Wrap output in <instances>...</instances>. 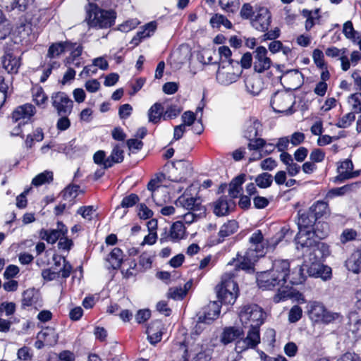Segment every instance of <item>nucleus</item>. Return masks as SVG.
Here are the masks:
<instances>
[{"label": "nucleus", "instance_id": "21", "mask_svg": "<svg viewBox=\"0 0 361 361\" xmlns=\"http://www.w3.org/2000/svg\"><path fill=\"white\" fill-rule=\"evenodd\" d=\"M353 164L352 161L345 159L338 166V176L336 177V179L338 181H343L358 176L359 172L353 171Z\"/></svg>", "mask_w": 361, "mask_h": 361}, {"label": "nucleus", "instance_id": "4", "mask_svg": "<svg viewBox=\"0 0 361 361\" xmlns=\"http://www.w3.org/2000/svg\"><path fill=\"white\" fill-rule=\"evenodd\" d=\"M116 17V13L113 10H104L94 4H90L87 8L86 20L92 27H110L114 24Z\"/></svg>", "mask_w": 361, "mask_h": 361}, {"label": "nucleus", "instance_id": "29", "mask_svg": "<svg viewBox=\"0 0 361 361\" xmlns=\"http://www.w3.org/2000/svg\"><path fill=\"white\" fill-rule=\"evenodd\" d=\"M304 270L305 268L303 267V265H298L297 267H293L292 269H290V267L288 281H289L290 283L296 285L303 283L305 279Z\"/></svg>", "mask_w": 361, "mask_h": 361}, {"label": "nucleus", "instance_id": "17", "mask_svg": "<svg viewBox=\"0 0 361 361\" xmlns=\"http://www.w3.org/2000/svg\"><path fill=\"white\" fill-rule=\"evenodd\" d=\"M35 114V108L31 104H25L18 106L12 114V120L15 123H26Z\"/></svg>", "mask_w": 361, "mask_h": 361}, {"label": "nucleus", "instance_id": "45", "mask_svg": "<svg viewBox=\"0 0 361 361\" xmlns=\"http://www.w3.org/2000/svg\"><path fill=\"white\" fill-rule=\"evenodd\" d=\"M238 229V224L235 221H228L221 226L219 235L221 238L228 237L234 233Z\"/></svg>", "mask_w": 361, "mask_h": 361}, {"label": "nucleus", "instance_id": "18", "mask_svg": "<svg viewBox=\"0 0 361 361\" xmlns=\"http://www.w3.org/2000/svg\"><path fill=\"white\" fill-rule=\"evenodd\" d=\"M220 313V306L217 302H211L204 308V313L198 318L196 329L200 328L201 324H209L216 319Z\"/></svg>", "mask_w": 361, "mask_h": 361}, {"label": "nucleus", "instance_id": "61", "mask_svg": "<svg viewBox=\"0 0 361 361\" xmlns=\"http://www.w3.org/2000/svg\"><path fill=\"white\" fill-rule=\"evenodd\" d=\"M139 23V20L136 18L130 19L121 24L118 26V30L123 32H128L135 29Z\"/></svg>", "mask_w": 361, "mask_h": 361}, {"label": "nucleus", "instance_id": "26", "mask_svg": "<svg viewBox=\"0 0 361 361\" xmlns=\"http://www.w3.org/2000/svg\"><path fill=\"white\" fill-rule=\"evenodd\" d=\"M245 174L241 173L234 178L229 184L228 194L232 198L240 195L243 191L242 185L245 181Z\"/></svg>", "mask_w": 361, "mask_h": 361}, {"label": "nucleus", "instance_id": "34", "mask_svg": "<svg viewBox=\"0 0 361 361\" xmlns=\"http://www.w3.org/2000/svg\"><path fill=\"white\" fill-rule=\"evenodd\" d=\"M38 293L34 288L25 290L23 293L22 307L25 308L35 305L38 301Z\"/></svg>", "mask_w": 361, "mask_h": 361}, {"label": "nucleus", "instance_id": "37", "mask_svg": "<svg viewBox=\"0 0 361 361\" xmlns=\"http://www.w3.org/2000/svg\"><path fill=\"white\" fill-rule=\"evenodd\" d=\"M56 259V257H54V260L56 267L58 268V271H60V276L68 278L72 270V266L64 257H59V261Z\"/></svg>", "mask_w": 361, "mask_h": 361}, {"label": "nucleus", "instance_id": "7", "mask_svg": "<svg viewBox=\"0 0 361 361\" xmlns=\"http://www.w3.org/2000/svg\"><path fill=\"white\" fill-rule=\"evenodd\" d=\"M263 310L255 304L245 305L242 307L239 317L245 326L250 327L249 331H259V326L264 322Z\"/></svg>", "mask_w": 361, "mask_h": 361}, {"label": "nucleus", "instance_id": "47", "mask_svg": "<svg viewBox=\"0 0 361 361\" xmlns=\"http://www.w3.org/2000/svg\"><path fill=\"white\" fill-rule=\"evenodd\" d=\"M273 182L272 176L267 172L259 174L255 178V183L257 185L261 188H267L270 187Z\"/></svg>", "mask_w": 361, "mask_h": 361}, {"label": "nucleus", "instance_id": "51", "mask_svg": "<svg viewBox=\"0 0 361 361\" xmlns=\"http://www.w3.org/2000/svg\"><path fill=\"white\" fill-rule=\"evenodd\" d=\"M355 119V115L354 112H349L341 118L336 126L338 128H346L349 127Z\"/></svg>", "mask_w": 361, "mask_h": 361}, {"label": "nucleus", "instance_id": "64", "mask_svg": "<svg viewBox=\"0 0 361 361\" xmlns=\"http://www.w3.org/2000/svg\"><path fill=\"white\" fill-rule=\"evenodd\" d=\"M139 201V197L135 194H130L123 198L121 206L123 208L132 207Z\"/></svg>", "mask_w": 361, "mask_h": 361}, {"label": "nucleus", "instance_id": "52", "mask_svg": "<svg viewBox=\"0 0 361 361\" xmlns=\"http://www.w3.org/2000/svg\"><path fill=\"white\" fill-rule=\"evenodd\" d=\"M218 52L220 56V59L221 61V64H226L227 63H231L233 64V61L231 59L232 53L228 47H219L218 49Z\"/></svg>", "mask_w": 361, "mask_h": 361}, {"label": "nucleus", "instance_id": "60", "mask_svg": "<svg viewBox=\"0 0 361 361\" xmlns=\"http://www.w3.org/2000/svg\"><path fill=\"white\" fill-rule=\"evenodd\" d=\"M302 315V308L298 305H294L289 311L288 320L290 323H295L301 319Z\"/></svg>", "mask_w": 361, "mask_h": 361}, {"label": "nucleus", "instance_id": "16", "mask_svg": "<svg viewBox=\"0 0 361 361\" xmlns=\"http://www.w3.org/2000/svg\"><path fill=\"white\" fill-rule=\"evenodd\" d=\"M187 237L186 228L181 221L174 222L169 230V233H166L165 237L161 238V241H171L173 243L179 242Z\"/></svg>", "mask_w": 361, "mask_h": 361}, {"label": "nucleus", "instance_id": "8", "mask_svg": "<svg viewBox=\"0 0 361 361\" xmlns=\"http://www.w3.org/2000/svg\"><path fill=\"white\" fill-rule=\"evenodd\" d=\"M294 104L295 98L293 94L285 91L275 92L271 99V106L274 111L286 115L294 112L293 109Z\"/></svg>", "mask_w": 361, "mask_h": 361}, {"label": "nucleus", "instance_id": "6", "mask_svg": "<svg viewBox=\"0 0 361 361\" xmlns=\"http://www.w3.org/2000/svg\"><path fill=\"white\" fill-rule=\"evenodd\" d=\"M314 236L312 230H299L295 237L296 247L302 251L303 256L310 252H321L322 250H328V246L323 243H317Z\"/></svg>", "mask_w": 361, "mask_h": 361}, {"label": "nucleus", "instance_id": "3", "mask_svg": "<svg viewBox=\"0 0 361 361\" xmlns=\"http://www.w3.org/2000/svg\"><path fill=\"white\" fill-rule=\"evenodd\" d=\"M240 269L234 267L233 271L226 272L221 277L219 284L216 286L217 297L224 305H233L239 294L238 285L235 279Z\"/></svg>", "mask_w": 361, "mask_h": 361}, {"label": "nucleus", "instance_id": "20", "mask_svg": "<svg viewBox=\"0 0 361 361\" xmlns=\"http://www.w3.org/2000/svg\"><path fill=\"white\" fill-rule=\"evenodd\" d=\"M260 341L259 331H249L245 339H239L235 343V351L240 353L247 348L255 347Z\"/></svg>", "mask_w": 361, "mask_h": 361}, {"label": "nucleus", "instance_id": "11", "mask_svg": "<svg viewBox=\"0 0 361 361\" xmlns=\"http://www.w3.org/2000/svg\"><path fill=\"white\" fill-rule=\"evenodd\" d=\"M240 75L238 68L231 63L220 64L216 72V80L222 85H229L238 80Z\"/></svg>", "mask_w": 361, "mask_h": 361}, {"label": "nucleus", "instance_id": "42", "mask_svg": "<svg viewBox=\"0 0 361 361\" xmlns=\"http://www.w3.org/2000/svg\"><path fill=\"white\" fill-rule=\"evenodd\" d=\"M209 23L211 26L214 28H219L221 25H224L227 29H231L232 27L231 22L221 14H215L211 18Z\"/></svg>", "mask_w": 361, "mask_h": 361}, {"label": "nucleus", "instance_id": "19", "mask_svg": "<svg viewBox=\"0 0 361 361\" xmlns=\"http://www.w3.org/2000/svg\"><path fill=\"white\" fill-rule=\"evenodd\" d=\"M176 204L189 211L202 212V213L205 212L199 198L188 197L186 195L180 196L176 201Z\"/></svg>", "mask_w": 361, "mask_h": 361}, {"label": "nucleus", "instance_id": "22", "mask_svg": "<svg viewBox=\"0 0 361 361\" xmlns=\"http://www.w3.org/2000/svg\"><path fill=\"white\" fill-rule=\"evenodd\" d=\"M4 68L9 73H17L21 65L20 58L11 51H6L2 57Z\"/></svg>", "mask_w": 361, "mask_h": 361}, {"label": "nucleus", "instance_id": "15", "mask_svg": "<svg viewBox=\"0 0 361 361\" xmlns=\"http://www.w3.org/2000/svg\"><path fill=\"white\" fill-rule=\"evenodd\" d=\"M191 167L189 163L183 160L176 161L173 164L170 178L175 182H182L190 173Z\"/></svg>", "mask_w": 361, "mask_h": 361}, {"label": "nucleus", "instance_id": "55", "mask_svg": "<svg viewBox=\"0 0 361 361\" xmlns=\"http://www.w3.org/2000/svg\"><path fill=\"white\" fill-rule=\"evenodd\" d=\"M343 32L346 38L351 39L355 42L358 38L357 32L354 30L353 25L351 21H347L344 23L343 27Z\"/></svg>", "mask_w": 361, "mask_h": 361}, {"label": "nucleus", "instance_id": "46", "mask_svg": "<svg viewBox=\"0 0 361 361\" xmlns=\"http://www.w3.org/2000/svg\"><path fill=\"white\" fill-rule=\"evenodd\" d=\"M348 103L355 114L361 113V93L351 94L348 98Z\"/></svg>", "mask_w": 361, "mask_h": 361}, {"label": "nucleus", "instance_id": "50", "mask_svg": "<svg viewBox=\"0 0 361 361\" xmlns=\"http://www.w3.org/2000/svg\"><path fill=\"white\" fill-rule=\"evenodd\" d=\"M312 231L314 233L315 236L322 239L327 236L329 231V227L326 223L316 222L314 228H313V230Z\"/></svg>", "mask_w": 361, "mask_h": 361}, {"label": "nucleus", "instance_id": "40", "mask_svg": "<svg viewBox=\"0 0 361 361\" xmlns=\"http://www.w3.org/2000/svg\"><path fill=\"white\" fill-rule=\"evenodd\" d=\"M123 157V151L118 146H116L113 149L111 155L106 158L105 168H110L115 163L122 162Z\"/></svg>", "mask_w": 361, "mask_h": 361}, {"label": "nucleus", "instance_id": "24", "mask_svg": "<svg viewBox=\"0 0 361 361\" xmlns=\"http://www.w3.org/2000/svg\"><path fill=\"white\" fill-rule=\"evenodd\" d=\"M235 203L232 200H228L226 197L223 196L215 202L214 212L217 216H224L233 209Z\"/></svg>", "mask_w": 361, "mask_h": 361}, {"label": "nucleus", "instance_id": "12", "mask_svg": "<svg viewBox=\"0 0 361 361\" xmlns=\"http://www.w3.org/2000/svg\"><path fill=\"white\" fill-rule=\"evenodd\" d=\"M51 104L58 115H70L73 107V102L63 92L52 94Z\"/></svg>", "mask_w": 361, "mask_h": 361}, {"label": "nucleus", "instance_id": "39", "mask_svg": "<svg viewBox=\"0 0 361 361\" xmlns=\"http://www.w3.org/2000/svg\"><path fill=\"white\" fill-rule=\"evenodd\" d=\"M32 99L37 106L45 108L48 97L41 87H37L32 89Z\"/></svg>", "mask_w": 361, "mask_h": 361}, {"label": "nucleus", "instance_id": "25", "mask_svg": "<svg viewBox=\"0 0 361 361\" xmlns=\"http://www.w3.org/2000/svg\"><path fill=\"white\" fill-rule=\"evenodd\" d=\"M147 338L149 343L155 345L161 340L162 336V324L159 321H155L147 329Z\"/></svg>", "mask_w": 361, "mask_h": 361}, {"label": "nucleus", "instance_id": "9", "mask_svg": "<svg viewBox=\"0 0 361 361\" xmlns=\"http://www.w3.org/2000/svg\"><path fill=\"white\" fill-rule=\"evenodd\" d=\"M320 253L321 252H310L308 255H304V262L302 265L310 276H322L324 269H328L327 273L331 272V269L329 267H324L322 264L320 260Z\"/></svg>", "mask_w": 361, "mask_h": 361}, {"label": "nucleus", "instance_id": "43", "mask_svg": "<svg viewBox=\"0 0 361 361\" xmlns=\"http://www.w3.org/2000/svg\"><path fill=\"white\" fill-rule=\"evenodd\" d=\"M18 32L23 39H25L26 37L33 39L37 32V28L35 26L33 27L30 22H26L18 28Z\"/></svg>", "mask_w": 361, "mask_h": 361}, {"label": "nucleus", "instance_id": "49", "mask_svg": "<svg viewBox=\"0 0 361 361\" xmlns=\"http://www.w3.org/2000/svg\"><path fill=\"white\" fill-rule=\"evenodd\" d=\"M56 151L60 153H64L70 157L73 156L77 152L75 140H72L68 143L59 145Z\"/></svg>", "mask_w": 361, "mask_h": 361}, {"label": "nucleus", "instance_id": "54", "mask_svg": "<svg viewBox=\"0 0 361 361\" xmlns=\"http://www.w3.org/2000/svg\"><path fill=\"white\" fill-rule=\"evenodd\" d=\"M77 213L80 214L85 219L91 221L96 215V209L93 206H84L80 207L78 209Z\"/></svg>", "mask_w": 361, "mask_h": 361}, {"label": "nucleus", "instance_id": "59", "mask_svg": "<svg viewBox=\"0 0 361 361\" xmlns=\"http://www.w3.org/2000/svg\"><path fill=\"white\" fill-rule=\"evenodd\" d=\"M181 109L177 105H170L167 107L163 114L164 120L176 118L180 113Z\"/></svg>", "mask_w": 361, "mask_h": 361}, {"label": "nucleus", "instance_id": "48", "mask_svg": "<svg viewBox=\"0 0 361 361\" xmlns=\"http://www.w3.org/2000/svg\"><path fill=\"white\" fill-rule=\"evenodd\" d=\"M190 283L185 284L184 288L176 287L171 288L169 290V296L174 300H182L187 294V287H190Z\"/></svg>", "mask_w": 361, "mask_h": 361}, {"label": "nucleus", "instance_id": "63", "mask_svg": "<svg viewBox=\"0 0 361 361\" xmlns=\"http://www.w3.org/2000/svg\"><path fill=\"white\" fill-rule=\"evenodd\" d=\"M160 187L161 181L159 178L152 179L147 185L148 190L152 192V197L154 201H156L157 195L159 192Z\"/></svg>", "mask_w": 361, "mask_h": 361}, {"label": "nucleus", "instance_id": "56", "mask_svg": "<svg viewBox=\"0 0 361 361\" xmlns=\"http://www.w3.org/2000/svg\"><path fill=\"white\" fill-rule=\"evenodd\" d=\"M198 117H196L195 114L191 111H185L181 116L182 123L185 128L187 126H192L197 121Z\"/></svg>", "mask_w": 361, "mask_h": 361}, {"label": "nucleus", "instance_id": "13", "mask_svg": "<svg viewBox=\"0 0 361 361\" xmlns=\"http://www.w3.org/2000/svg\"><path fill=\"white\" fill-rule=\"evenodd\" d=\"M268 51L263 47L259 46L254 51L253 68L255 72L262 73L269 69L272 65V61L267 56Z\"/></svg>", "mask_w": 361, "mask_h": 361}, {"label": "nucleus", "instance_id": "41", "mask_svg": "<svg viewBox=\"0 0 361 361\" xmlns=\"http://www.w3.org/2000/svg\"><path fill=\"white\" fill-rule=\"evenodd\" d=\"M149 121L153 123L159 122L163 116V106L160 103L154 104L148 111Z\"/></svg>", "mask_w": 361, "mask_h": 361}, {"label": "nucleus", "instance_id": "1", "mask_svg": "<svg viewBox=\"0 0 361 361\" xmlns=\"http://www.w3.org/2000/svg\"><path fill=\"white\" fill-rule=\"evenodd\" d=\"M284 237L283 232L279 233L271 239H265L260 230L252 233L249 238L250 247L240 259H233L227 264V267H238L242 270L252 267L255 262L264 257L269 249L274 250Z\"/></svg>", "mask_w": 361, "mask_h": 361}, {"label": "nucleus", "instance_id": "35", "mask_svg": "<svg viewBox=\"0 0 361 361\" xmlns=\"http://www.w3.org/2000/svg\"><path fill=\"white\" fill-rule=\"evenodd\" d=\"M262 125L257 119L250 120L246 126V129L245 130V137L251 140V138H255L258 135L259 132L261 130Z\"/></svg>", "mask_w": 361, "mask_h": 361}, {"label": "nucleus", "instance_id": "57", "mask_svg": "<svg viewBox=\"0 0 361 361\" xmlns=\"http://www.w3.org/2000/svg\"><path fill=\"white\" fill-rule=\"evenodd\" d=\"M16 310V305L13 302H3L0 303V316L2 315L3 312L7 317L13 315Z\"/></svg>", "mask_w": 361, "mask_h": 361}, {"label": "nucleus", "instance_id": "32", "mask_svg": "<svg viewBox=\"0 0 361 361\" xmlns=\"http://www.w3.org/2000/svg\"><path fill=\"white\" fill-rule=\"evenodd\" d=\"M309 212L314 216L316 220L329 214L328 204L324 201H317L310 208Z\"/></svg>", "mask_w": 361, "mask_h": 361}, {"label": "nucleus", "instance_id": "53", "mask_svg": "<svg viewBox=\"0 0 361 361\" xmlns=\"http://www.w3.org/2000/svg\"><path fill=\"white\" fill-rule=\"evenodd\" d=\"M79 186L77 185H69L63 191V197L68 201L73 200L78 195Z\"/></svg>", "mask_w": 361, "mask_h": 361}, {"label": "nucleus", "instance_id": "36", "mask_svg": "<svg viewBox=\"0 0 361 361\" xmlns=\"http://www.w3.org/2000/svg\"><path fill=\"white\" fill-rule=\"evenodd\" d=\"M38 338H43L46 345H54L59 340L58 334L53 329L47 328L38 334Z\"/></svg>", "mask_w": 361, "mask_h": 361}, {"label": "nucleus", "instance_id": "10", "mask_svg": "<svg viewBox=\"0 0 361 361\" xmlns=\"http://www.w3.org/2000/svg\"><path fill=\"white\" fill-rule=\"evenodd\" d=\"M271 18V13L267 7L256 5L250 23L255 30L259 32H265L270 25Z\"/></svg>", "mask_w": 361, "mask_h": 361}, {"label": "nucleus", "instance_id": "38", "mask_svg": "<svg viewBox=\"0 0 361 361\" xmlns=\"http://www.w3.org/2000/svg\"><path fill=\"white\" fill-rule=\"evenodd\" d=\"M70 43L68 42L52 44L48 49L47 57L51 59L58 57L68 49Z\"/></svg>", "mask_w": 361, "mask_h": 361}, {"label": "nucleus", "instance_id": "5", "mask_svg": "<svg viewBox=\"0 0 361 361\" xmlns=\"http://www.w3.org/2000/svg\"><path fill=\"white\" fill-rule=\"evenodd\" d=\"M307 314L310 319L316 324H330L341 318V314L328 310L324 304L319 301H310L307 302Z\"/></svg>", "mask_w": 361, "mask_h": 361}, {"label": "nucleus", "instance_id": "2", "mask_svg": "<svg viewBox=\"0 0 361 361\" xmlns=\"http://www.w3.org/2000/svg\"><path fill=\"white\" fill-rule=\"evenodd\" d=\"M290 262L278 259L272 262L270 269L257 274V283L262 290H272L283 287L289 275Z\"/></svg>", "mask_w": 361, "mask_h": 361}, {"label": "nucleus", "instance_id": "14", "mask_svg": "<svg viewBox=\"0 0 361 361\" xmlns=\"http://www.w3.org/2000/svg\"><path fill=\"white\" fill-rule=\"evenodd\" d=\"M68 228L61 222H58L57 227L55 229H42L39 233V238L46 240L48 243L54 244L58 240H59L61 236L66 235Z\"/></svg>", "mask_w": 361, "mask_h": 361}, {"label": "nucleus", "instance_id": "30", "mask_svg": "<svg viewBox=\"0 0 361 361\" xmlns=\"http://www.w3.org/2000/svg\"><path fill=\"white\" fill-rule=\"evenodd\" d=\"M243 334L242 331L238 328L228 327L226 328L221 336V341L224 345L228 344L238 339Z\"/></svg>", "mask_w": 361, "mask_h": 361}, {"label": "nucleus", "instance_id": "23", "mask_svg": "<svg viewBox=\"0 0 361 361\" xmlns=\"http://www.w3.org/2000/svg\"><path fill=\"white\" fill-rule=\"evenodd\" d=\"M157 27V25L155 21L147 23L137 32L136 35L133 37L131 39L130 44L134 46H137L143 39L152 35L155 32Z\"/></svg>", "mask_w": 361, "mask_h": 361}, {"label": "nucleus", "instance_id": "58", "mask_svg": "<svg viewBox=\"0 0 361 361\" xmlns=\"http://www.w3.org/2000/svg\"><path fill=\"white\" fill-rule=\"evenodd\" d=\"M42 276L44 280L50 281L59 279L60 271H58V268L55 265L54 267L43 270Z\"/></svg>", "mask_w": 361, "mask_h": 361}, {"label": "nucleus", "instance_id": "31", "mask_svg": "<svg viewBox=\"0 0 361 361\" xmlns=\"http://www.w3.org/2000/svg\"><path fill=\"white\" fill-rule=\"evenodd\" d=\"M358 185V183H354L340 188H333L326 193V198L330 200L336 197L344 195L357 188Z\"/></svg>", "mask_w": 361, "mask_h": 361}, {"label": "nucleus", "instance_id": "27", "mask_svg": "<svg viewBox=\"0 0 361 361\" xmlns=\"http://www.w3.org/2000/svg\"><path fill=\"white\" fill-rule=\"evenodd\" d=\"M30 2L31 0H0V6L8 11L14 9L23 11Z\"/></svg>", "mask_w": 361, "mask_h": 361}, {"label": "nucleus", "instance_id": "62", "mask_svg": "<svg viewBox=\"0 0 361 361\" xmlns=\"http://www.w3.org/2000/svg\"><path fill=\"white\" fill-rule=\"evenodd\" d=\"M278 288L279 290L273 298L274 302L278 303L290 299V289H288L286 287L283 289Z\"/></svg>", "mask_w": 361, "mask_h": 361}, {"label": "nucleus", "instance_id": "44", "mask_svg": "<svg viewBox=\"0 0 361 361\" xmlns=\"http://www.w3.org/2000/svg\"><path fill=\"white\" fill-rule=\"evenodd\" d=\"M53 180V173L50 171L37 175L32 180V184L35 186H40L43 184L49 183Z\"/></svg>", "mask_w": 361, "mask_h": 361}, {"label": "nucleus", "instance_id": "33", "mask_svg": "<svg viewBox=\"0 0 361 361\" xmlns=\"http://www.w3.org/2000/svg\"><path fill=\"white\" fill-rule=\"evenodd\" d=\"M123 259V251L118 247H115L111 250L106 260L109 263L111 268L116 269L121 267Z\"/></svg>", "mask_w": 361, "mask_h": 361}, {"label": "nucleus", "instance_id": "28", "mask_svg": "<svg viewBox=\"0 0 361 361\" xmlns=\"http://www.w3.org/2000/svg\"><path fill=\"white\" fill-rule=\"evenodd\" d=\"M299 215L300 216L298 221L299 230L300 231V228L305 230H313L312 227L314 226L317 221L314 216L312 215L309 211L302 213L300 212Z\"/></svg>", "mask_w": 361, "mask_h": 361}]
</instances>
